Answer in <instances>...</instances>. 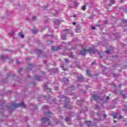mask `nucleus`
<instances>
[{
  "mask_svg": "<svg viewBox=\"0 0 127 127\" xmlns=\"http://www.w3.org/2000/svg\"><path fill=\"white\" fill-rule=\"evenodd\" d=\"M97 51L94 50V49L92 48H90L89 49H83L81 50L80 51V55H86V53H96Z\"/></svg>",
  "mask_w": 127,
  "mask_h": 127,
  "instance_id": "nucleus-1",
  "label": "nucleus"
},
{
  "mask_svg": "<svg viewBox=\"0 0 127 127\" xmlns=\"http://www.w3.org/2000/svg\"><path fill=\"white\" fill-rule=\"evenodd\" d=\"M12 107H13V108H19V107H23L24 108H25V105H24V103L14 104L12 106Z\"/></svg>",
  "mask_w": 127,
  "mask_h": 127,
  "instance_id": "nucleus-2",
  "label": "nucleus"
},
{
  "mask_svg": "<svg viewBox=\"0 0 127 127\" xmlns=\"http://www.w3.org/2000/svg\"><path fill=\"white\" fill-rule=\"evenodd\" d=\"M118 115H119V113H118V112L113 113L112 116L114 117V119H118V118H119V119H124V116L120 115V117H118Z\"/></svg>",
  "mask_w": 127,
  "mask_h": 127,
  "instance_id": "nucleus-3",
  "label": "nucleus"
},
{
  "mask_svg": "<svg viewBox=\"0 0 127 127\" xmlns=\"http://www.w3.org/2000/svg\"><path fill=\"white\" fill-rule=\"evenodd\" d=\"M60 49H61V48L59 47H55L54 46H53L52 47V50L53 51H58V50H59Z\"/></svg>",
  "mask_w": 127,
  "mask_h": 127,
  "instance_id": "nucleus-4",
  "label": "nucleus"
},
{
  "mask_svg": "<svg viewBox=\"0 0 127 127\" xmlns=\"http://www.w3.org/2000/svg\"><path fill=\"white\" fill-rule=\"evenodd\" d=\"M51 13H52V14H53V15H55V14H57V13H58L57 12V11H56V10L54 9H52L51 11H50Z\"/></svg>",
  "mask_w": 127,
  "mask_h": 127,
  "instance_id": "nucleus-5",
  "label": "nucleus"
},
{
  "mask_svg": "<svg viewBox=\"0 0 127 127\" xmlns=\"http://www.w3.org/2000/svg\"><path fill=\"white\" fill-rule=\"evenodd\" d=\"M92 98H93L95 101H98V100L100 99V97H99V96H97V95H92Z\"/></svg>",
  "mask_w": 127,
  "mask_h": 127,
  "instance_id": "nucleus-6",
  "label": "nucleus"
},
{
  "mask_svg": "<svg viewBox=\"0 0 127 127\" xmlns=\"http://www.w3.org/2000/svg\"><path fill=\"white\" fill-rule=\"evenodd\" d=\"M83 80H84V77H83V75H80V76L77 78V80L79 82H82Z\"/></svg>",
  "mask_w": 127,
  "mask_h": 127,
  "instance_id": "nucleus-7",
  "label": "nucleus"
},
{
  "mask_svg": "<svg viewBox=\"0 0 127 127\" xmlns=\"http://www.w3.org/2000/svg\"><path fill=\"white\" fill-rule=\"evenodd\" d=\"M64 109H72V107L69 104L64 105Z\"/></svg>",
  "mask_w": 127,
  "mask_h": 127,
  "instance_id": "nucleus-8",
  "label": "nucleus"
},
{
  "mask_svg": "<svg viewBox=\"0 0 127 127\" xmlns=\"http://www.w3.org/2000/svg\"><path fill=\"white\" fill-rule=\"evenodd\" d=\"M55 23L56 24V25H59V24L60 23V21L58 19L55 20Z\"/></svg>",
  "mask_w": 127,
  "mask_h": 127,
  "instance_id": "nucleus-9",
  "label": "nucleus"
},
{
  "mask_svg": "<svg viewBox=\"0 0 127 127\" xmlns=\"http://www.w3.org/2000/svg\"><path fill=\"white\" fill-rule=\"evenodd\" d=\"M86 126H88V127H91V122L90 121H86Z\"/></svg>",
  "mask_w": 127,
  "mask_h": 127,
  "instance_id": "nucleus-10",
  "label": "nucleus"
},
{
  "mask_svg": "<svg viewBox=\"0 0 127 127\" xmlns=\"http://www.w3.org/2000/svg\"><path fill=\"white\" fill-rule=\"evenodd\" d=\"M61 38L63 40H65V39H66V36L65 35L62 34Z\"/></svg>",
  "mask_w": 127,
  "mask_h": 127,
  "instance_id": "nucleus-11",
  "label": "nucleus"
},
{
  "mask_svg": "<svg viewBox=\"0 0 127 127\" xmlns=\"http://www.w3.org/2000/svg\"><path fill=\"white\" fill-rule=\"evenodd\" d=\"M42 121H43L44 122V123H45L46 122L48 121V119L44 118L42 119Z\"/></svg>",
  "mask_w": 127,
  "mask_h": 127,
  "instance_id": "nucleus-12",
  "label": "nucleus"
},
{
  "mask_svg": "<svg viewBox=\"0 0 127 127\" xmlns=\"http://www.w3.org/2000/svg\"><path fill=\"white\" fill-rule=\"evenodd\" d=\"M115 0H111V1H110V3L111 4H110V6H112V4H114V3H115Z\"/></svg>",
  "mask_w": 127,
  "mask_h": 127,
  "instance_id": "nucleus-13",
  "label": "nucleus"
},
{
  "mask_svg": "<svg viewBox=\"0 0 127 127\" xmlns=\"http://www.w3.org/2000/svg\"><path fill=\"white\" fill-rule=\"evenodd\" d=\"M86 73L87 74V75H88L90 77H91V74L90 73V71L89 69H87V70L86 71Z\"/></svg>",
  "mask_w": 127,
  "mask_h": 127,
  "instance_id": "nucleus-14",
  "label": "nucleus"
},
{
  "mask_svg": "<svg viewBox=\"0 0 127 127\" xmlns=\"http://www.w3.org/2000/svg\"><path fill=\"white\" fill-rule=\"evenodd\" d=\"M19 35H20V37H21V38H23V37H24V35H22V32H20L19 33Z\"/></svg>",
  "mask_w": 127,
  "mask_h": 127,
  "instance_id": "nucleus-15",
  "label": "nucleus"
},
{
  "mask_svg": "<svg viewBox=\"0 0 127 127\" xmlns=\"http://www.w3.org/2000/svg\"><path fill=\"white\" fill-rule=\"evenodd\" d=\"M41 76H38V77H35L34 79L35 80H40L41 79Z\"/></svg>",
  "mask_w": 127,
  "mask_h": 127,
  "instance_id": "nucleus-16",
  "label": "nucleus"
},
{
  "mask_svg": "<svg viewBox=\"0 0 127 127\" xmlns=\"http://www.w3.org/2000/svg\"><path fill=\"white\" fill-rule=\"evenodd\" d=\"M86 5H83L81 7V9H82V10H85L86 9Z\"/></svg>",
  "mask_w": 127,
  "mask_h": 127,
  "instance_id": "nucleus-17",
  "label": "nucleus"
},
{
  "mask_svg": "<svg viewBox=\"0 0 127 127\" xmlns=\"http://www.w3.org/2000/svg\"><path fill=\"white\" fill-rule=\"evenodd\" d=\"M36 18H37V17L35 16H33L32 17V20H35V19H36Z\"/></svg>",
  "mask_w": 127,
  "mask_h": 127,
  "instance_id": "nucleus-18",
  "label": "nucleus"
},
{
  "mask_svg": "<svg viewBox=\"0 0 127 127\" xmlns=\"http://www.w3.org/2000/svg\"><path fill=\"white\" fill-rule=\"evenodd\" d=\"M44 116H48V112H44Z\"/></svg>",
  "mask_w": 127,
  "mask_h": 127,
  "instance_id": "nucleus-19",
  "label": "nucleus"
},
{
  "mask_svg": "<svg viewBox=\"0 0 127 127\" xmlns=\"http://www.w3.org/2000/svg\"><path fill=\"white\" fill-rule=\"evenodd\" d=\"M122 21H123V22L124 23H127V19H126V20L123 19V20H122Z\"/></svg>",
  "mask_w": 127,
  "mask_h": 127,
  "instance_id": "nucleus-20",
  "label": "nucleus"
},
{
  "mask_svg": "<svg viewBox=\"0 0 127 127\" xmlns=\"http://www.w3.org/2000/svg\"><path fill=\"white\" fill-rule=\"evenodd\" d=\"M44 88L45 89H48V88L47 87V84H45V85H44Z\"/></svg>",
  "mask_w": 127,
  "mask_h": 127,
  "instance_id": "nucleus-21",
  "label": "nucleus"
},
{
  "mask_svg": "<svg viewBox=\"0 0 127 127\" xmlns=\"http://www.w3.org/2000/svg\"><path fill=\"white\" fill-rule=\"evenodd\" d=\"M69 57L70 58H73L74 57V56L73 55V53H71L70 55L69 56Z\"/></svg>",
  "mask_w": 127,
  "mask_h": 127,
  "instance_id": "nucleus-22",
  "label": "nucleus"
},
{
  "mask_svg": "<svg viewBox=\"0 0 127 127\" xmlns=\"http://www.w3.org/2000/svg\"><path fill=\"white\" fill-rule=\"evenodd\" d=\"M64 61H65L66 63H68V62H69V60H68V59H64Z\"/></svg>",
  "mask_w": 127,
  "mask_h": 127,
  "instance_id": "nucleus-23",
  "label": "nucleus"
},
{
  "mask_svg": "<svg viewBox=\"0 0 127 127\" xmlns=\"http://www.w3.org/2000/svg\"><path fill=\"white\" fill-rule=\"evenodd\" d=\"M0 59H2V60H3V59H4V56H1L0 57Z\"/></svg>",
  "mask_w": 127,
  "mask_h": 127,
  "instance_id": "nucleus-24",
  "label": "nucleus"
},
{
  "mask_svg": "<svg viewBox=\"0 0 127 127\" xmlns=\"http://www.w3.org/2000/svg\"><path fill=\"white\" fill-rule=\"evenodd\" d=\"M64 81H66L67 82L69 81V80H68V79L66 77H64Z\"/></svg>",
  "mask_w": 127,
  "mask_h": 127,
  "instance_id": "nucleus-25",
  "label": "nucleus"
},
{
  "mask_svg": "<svg viewBox=\"0 0 127 127\" xmlns=\"http://www.w3.org/2000/svg\"><path fill=\"white\" fill-rule=\"evenodd\" d=\"M37 52L38 53H41V52H42V50H37Z\"/></svg>",
  "mask_w": 127,
  "mask_h": 127,
  "instance_id": "nucleus-26",
  "label": "nucleus"
},
{
  "mask_svg": "<svg viewBox=\"0 0 127 127\" xmlns=\"http://www.w3.org/2000/svg\"><path fill=\"white\" fill-rule=\"evenodd\" d=\"M51 115H52V113H51L50 112H48V116L49 117H50V116H51Z\"/></svg>",
  "mask_w": 127,
  "mask_h": 127,
  "instance_id": "nucleus-27",
  "label": "nucleus"
},
{
  "mask_svg": "<svg viewBox=\"0 0 127 127\" xmlns=\"http://www.w3.org/2000/svg\"><path fill=\"white\" fill-rule=\"evenodd\" d=\"M106 52L107 54H110V50H107Z\"/></svg>",
  "mask_w": 127,
  "mask_h": 127,
  "instance_id": "nucleus-28",
  "label": "nucleus"
},
{
  "mask_svg": "<svg viewBox=\"0 0 127 127\" xmlns=\"http://www.w3.org/2000/svg\"><path fill=\"white\" fill-rule=\"evenodd\" d=\"M33 33H36V32H37V31L36 30H33Z\"/></svg>",
  "mask_w": 127,
  "mask_h": 127,
  "instance_id": "nucleus-29",
  "label": "nucleus"
},
{
  "mask_svg": "<svg viewBox=\"0 0 127 127\" xmlns=\"http://www.w3.org/2000/svg\"><path fill=\"white\" fill-rule=\"evenodd\" d=\"M43 9H47V5L46 7H42Z\"/></svg>",
  "mask_w": 127,
  "mask_h": 127,
  "instance_id": "nucleus-30",
  "label": "nucleus"
},
{
  "mask_svg": "<svg viewBox=\"0 0 127 127\" xmlns=\"http://www.w3.org/2000/svg\"><path fill=\"white\" fill-rule=\"evenodd\" d=\"M61 67L63 68V70H64V71H66V69H64V65H62Z\"/></svg>",
  "mask_w": 127,
  "mask_h": 127,
  "instance_id": "nucleus-31",
  "label": "nucleus"
},
{
  "mask_svg": "<svg viewBox=\"0 0 127 127\" xmlns=\"http://www.w3.org/2000/svg\"><path fill=\"white\" fill-rule=\"evenodd\" d=\"M29 67H33V65L32 64H29Z\"/></svg>",
  "mask_w": 127,
  "mask_h": 127,
  "instance_id": "nucleus-32",
  "label": "nucleus"
},
{
  "mask_svg": "<svg viewBox=\"0 0 127 127\" xmlns=\"http://www.w3.org/2000/svg\"><path fill=\"white\" fill-rule=\"evenodd\" d=\"M124 11L125 12H127V7L126 8L124 9Z\"/></svg>",
  "mask_w": 127,
  "mask_h": 127,
  "instance_id": "nucleus-33",
  "label": "nucleus"
},
{
  "mask_svg": "<svg viewBox=\"0 0 127 127\" xmlns=\"http://www.w3.org/2000/svg\"><path fill=\"white\" fill-rule=\"evenodd\" d=\"M104 117L105 118V119H107V115L104 114Z\"/></svg>",
  "mask_w": 127,
  "mask_h": 127,
  "instance_id": "nucleus-34",
  "label": "nucleus"
},
{
  "mask_svg": "<svg viewBox=\"0 0 127 127\" xmlns=\"http://www.w3.org/2000/svg\"><path fill=\"white\" fill-rule=\"evenodd\" d=\"M122 96L123 97V98L125 99L126 98V95L125 94H122Z\"/></svg>",
  "mask_w": 127,
  "mask_h": 127,
  "instance_id": "nucleus-35",
  "label": "nucleus"
},
{
  "mask_svg": "<svg viewBox=\"0 0 127 127\" xmlns=\"http://www.w3.org/2000/svg\"><path fill=\"white\" fill-rule=\"evenodd\" d=\"M68 121H69V118H66L65 119V121H66V122H68Z\"/></svg>",
  "mask_w": 127,
  "mask_h": 127,
  "instance_id": "nucleus-36",
  "label": "nucleus"
},
{
  "mask_svg": "<svg viewBox=\"0 0 127 127\" xmlns=\"http://www.w3.org/2000/svg\"><path fill=\"white\" fill-rule=\"evenodd\" d=\"M21 63L20 62H18V61H17V64H18V65H19V64H20Z\"/></svg>",
  "mask_w": 127,
  "mask_h": 127,
  "instance_id": "nucleus-37",
  "label": "nucleus"
},
{
  "mask_svg": "<svg viewBox=\"0 0 127 127\" xmlns=\"http://www.w3.org/2000/svg\"><path fill=\"white\" fill-rule=\"evenodd\" d=\"M72 24H73V25H76V22H73L72 23Z\"/></svg>",
  "mask_w": 127,
  "mask_h": 127,
  "instance_id": "nucleus-38",
  "label": "nucleus"
},
{
  "mask_svg": "<svg viewBox=\"0 0 127 127\" xmlns=\"http://www.w3.org/2000/svg\"><path fill=\"white\" fill-rule=\"evenodd\" d=\"M73 17L76 18L77 17V16L76 15H73Z\"/></svg>",
  "mask_w": 127,
  "mask_h": 127,
  "instance_id": "nucleus-39",
  "label": "nucleus"
},
{
  "mask_svg": "<svg viewBox=\"0 0 127 127\" xmlns=\"http://www.w3.org/2000/svg\"><path fill=\"white\" fill-rule=\"evenodd\" d=\"M26 60H31V58H27Z\"/></svg>",
  "mask_w": 127,
  "mask_h": 127,
  "instance_id": "nucleus-40",
  "label": "nucleus"
},
{
  "mask_svg": "<svg viewBox=\"0 0 127 127\" xmlns=\"http://www.w3.org/2000/svg\"><path fill=\"white\" fill-rule=\"evenodd\" d=\"M110 99V97L109 96H108L107 97V100H109Z\"/></svg>",
  "mask_w": 127,
  "mask_h": 127,
  "instance_id": "nucleus-41",
  "label": "nucleus"
},
{
  "mask_svg": "<svg viewBox=\"0 0 127 127\" xmlns=\"http://www.w3.org/2000/svg\"><path fill=\"white\" fill-rule=\"evenodd\" d=\"M92 29H96V28L95 27H92Z\"/></svg>",
  "mask_w": 127,
  "mask_h": 127,
  "instance_id": "nucleus-42",
  "label": "nucleus"
},
{
  "mask_svg": "<svg viewBox=\"0 0 127 127\" xmlns=\"http://www.w3.org/2000/svg\"><path fill=\"white\" fill-rule=\"evenodd\" d=\"M49 36H50L51 37H53V35H50Z\"/></svg>",
  "mask_w": 127,
  "mask_h": 127,
  "instance_id": "nucleus-43",
  "label": "nucleus"
},
{
  "mask_svg": "<svg viewBox=\"0 0 127 127\" xmlns=\"http://www.w3.org/2000/svg\"><path fill=\"white\" fill-rule=\"evenodd\" d=\"M79 103H80V101L78 100L77 102V104H78V105H80V104H79Z\"/></svg>",
  "mask_w": 127,
  "mask_h": 127,
  "instance_id": "nucleus-44",
  "label": "nucleus"
},
{
  "mask_svg": "<svg viewBox=\"0 0 127 127\" xmlns=\"http://www.w3.org/2000/svg\"><path fill=\"white\" fill-rule=\"evenodd\" d=\"M9 34L10 35H13V34L12 33H10Z\"/></svg>",
  "mask_w": 127,
  "mask_h": 127,
  "instance_id": "nucleus-45",
  "label": "nucleus"
},
{
  "mask_svg": "<svg viewBox=\"0 0 127 127\" xmlns=\"http://www.w3.org/2000/svg\"><path fill=\"white\" fill-rule=\"evenodd\" d=\"M49 44H52V41H50V43H49Z\"/></svg>",
  "mask_w": 127,
  "mask_h": 127,
  "instance_id": "nucleus-46",
  "label": "nucleus"
},
{
  "mask_svg": "<svg viewBox=\"0 0 127 127\" xmlns=\"http://www.w3.org/2000/svg\"><path fill=\"white\" fill-rule=\"evenodd\" d=\"M94 64H95V62H92V65H94Z\"/></svg>",
  "mask_w": 127,
  "mask_h": 127,
  "instance_id": "nucleus-47",
  "label": "nucleus"
},
{
  "mask_svg": "<svg viewBox=\"0 0 127 127\" xmlns=\"http://www.w3.org/2000/svg\"><path fill=\"white\" fill-rule=\"evenodd\" d=\"M120 1H121V2H124V0H121Z\"/></svg>",
  "mask_w": 127,
  "mask_h": 127,
  "instance_id": "nucleus-48",
  "label": "nucleus"
},
{
  "mask_svg": "<svg viewBox=\"0 0 127 127\" xmlns=\"http://www.w3.org/2000/svg\"><path fill=\"white\" fill-rule=\"evenodd\" d=\"M64 31H67V30L64 29Z\"/></svg>",
  "mask_w": 127,
  "mask_h": 127,
  "instance_id": "nucleus-49",
  "label": "nucleus"
},
{
  "mask_svg": "<svg viewBox=\"0 0 127 127\" xmlns=\"http://www.w3.org/2000/svg\"><path fill=\"white\" fill-rule=\"evenodd\" d=\"M114 122L116 123H117V121H115V120H114Z\"/></svg>",
  "mask_w": 127,
  "mask_h": 127,
  "instance_id": "nucleus-50",
  "label": "nucleus"
},
{
  "mask_svg": "<svg viewBox=\"0 0 127 127\" xmlns=\"http://www.w3.org/2000/svg\"><path fill=\"white\" fill-rule=\"evenodd\" d=\"M101 58H103V57L102 56H100Z\"/></svg>",
  "mask_w": 127,
  "mask_h": 127,
  "instance_id": "nucleus-51",
  "label": "nucleus"
},
{
  "mask_svg": "<svg viewBox=\"0 0 127 127\" xmlns=\"http://www.w3.org/2000/svg\"><path fill=\"white\" fill-rule=\"evenodd\" d=\"M48 125H50V123L49 122Z\"/></svg>",
  "mask_w": 127,
  "mask_h": 127,
  "instance_id": "nucleus-52",
  "label": "nucleus"
},
{
  "mask_svg": "<svg viewBox=\"0 0 127 127\" xmlns=\"http://www.w3.org/2000/svg\"><path fill=\"white\" fill-rule=\"evenodd\" d=\"M9 107L10 108L11 107V106H9Z\"/></svg>",
  "mask_w": 127,
  "mask_h": 127,
  "instance_id": "nucleus-53",
  "label": "nucleus"
},
{
  "mask_svg": "<svg viewBox=\"0 0 127 127\" xmlns=\"http://www.w3.org/2000/svg\"><path fill=\"white\" fill-rule=\"evenodd\" d=\"M6 108H7L8 106H6Z\"/></svg>",
  "mask_w": 127,
  "mask_h": 127,
  "instance_id": "nucleus-54",
  "label": "nucleus"
}]
</instances>
